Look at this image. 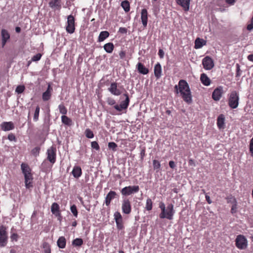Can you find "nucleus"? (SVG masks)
<instances>
[{
	"instance_id": "37998d69",
	"label": "nucleus",
	"mask_w": 253,
	"mask_h": 253,
	"mask_svg": "<svg viewBox=\"0 0 253 253\" xmlns=\"http://www.w3.org/2000/svg\"><path fill=\"white\" fill-rule=\"evenodd\" d=\"M153 166L154 169H159L161 167V164L158 161L154 160L153 161Z\"/></svg>"
},
{
	"instance_id": "ea45409f",
	"label": "nucleus",
	"mask_w": 253,
	"mask_h": 253,
	"mask_svg": "<svg viewBox=\"0 0 253 253\" xmlns=\"http://www.w3.org/2000/svg\"><path fill=\"white\" fill-rule=\"evenodd\" d=\"M42 247L44 249V253H51L50 247L48 243L46 242L43 243Z\"/></svg>"
},
{
	"instance_id": "dca6fc26",
	"label": "nucleus",
	"mask_w": 253,
	"mask_h": 253,
	"mask_svg": "<svg viewBox=\"0 0 253 253\" xmlns=\"http://www.w3.org/2000/svg\"><path fill=\"white\" fill-rule=\"evenodd\" d=\"M108 90L112 94L118 96L121 94V91L118 88L117 84L116 83H112Z\"/></svg>"
},
{
	"instance_id": "338daca9",
	"label": "nucleus",
	"mask_w": 253,
	"mask_h": 253,
	"mask_svg": "<svg viewBox=\"0 0 253 253\" xmlns=\"http://www.w3.org/2000/svg\"><path fill=\"white\" fill-rule=\"evenodd\" d=\"M8 40L2 39V47H4Z\"/></svg>"
},
{
	"instance_id": "cd10ccee",
	"label": "nucleus",
	"mask_w": 253,
	"mask_h": 253,
	"mask_svg": "<svg viewBox=\"0 0 253 253\" xmlns=\"http://www.w3.org/2000/svg\"><path fill=\"white\" fill-rule=\"evenodd\" d=\"M200 80L202 83L206 86H209L211 84V80L207 75L204 73L201 75Z\"/></svg>"
},
{
	"instance_id": "4be33fe9",
	"label": "nucleus",
	"mask_w": 253,
	"mask_h": 253,
	"mask_svg": "<svg viewBox=\"0 0 253 253\" xmlns=\"http://www.w3.org/2000/svg\"><path fill=\"white\" fill-rule=\"evenodd\" d=\"M25 184L26 188L29 189L33 187V176L32 174L24 176Z\"/></svg>"
},
{
	"instance_id": "603ef678",
	"label": "nucleus",
	"mask_w": 253,
	"mask_h": 253,
	"mask_svg": "<svg viewBox=\"0 0 253 253\" xmlns=\"http://www.w3.org/2000/svg\"><path fill=\"white\" fill-rule=\"evenodd\" d=\"M237 206L236 203H235L232 206L231 210V212L232 213H235L237 211Z\"/></svg>"
},
{
	"instance_id": "864d4df0",
	"label": "nucleus",
	"mask_w": 253,
	"mask_h": 253,
	"mask_svg": "<svg viewBox=\"0 0 253 253\" xmlns=\"http://www.w3.org/2000/svg\"><path fill=\"white\" fill-rule=\"evenodd\" d=\"M8 139L10 141H15L16 140V137H15V135L12 133L9 134L8 135Z\"/></svg>"
},
{
	"instance_id": "2eb2a0df",
	"label": "nucleus",
	"mask_w": 253,
	"mask_h": 253,
	"mask_svg": "<svg viewBox=\"0 0 253 253\" xmlns=\"http://www.w3.org/2000/svg\"><path fill=\"white\" fill-rule=\"evenodd\" d=\"M1 128L2 130L7 131L12 130L14 128V124L11 122H4L0 125Z\"/></svg>"
},
{
	"instance_id": "b1692460",
	"label": "nucleus",
	"mask_w": 253,
	"mask_h": 253,
	"mask_svg": "<svg viewBox=\"0 0 253 253\" xmlns=\"http://www.w3.org/2000/svg\"><path fill=\"white\" fill-rule=\"evenodd\" d=\"M207 42L204 39L197 38L195 41V48L199 49L202 48L206 44Z\"/></svg>"
},
{
	"instance_id": "a211bd4d",
	"label": "nucleus",
	"mask_w": 253,
	"mask_h": 253,
	"mask_svg": "<svg viewBox=\"0 0 253 253\" xmlns=\"http://www.w3.org/2000/svg\"><path fill=\"white\" fill-rule=\"evenodd\" d=\"M117 194L116 192L113 191H110L106 195L105 198V203L106 206H108L111 202V201L114 199Z\"/></svg>"
},
{
	"instance_id": "f3484780",
	"label": "nucleus",
	"mask_w": 253,
	"mask_h": 253,
	"mask_svg": "<svg viewBox=\"0 0 253 253\" xmlns=\"http://www.w3.org/2000/svg\"><path fill=\"white\" fill-rule=\"evenodd\" d=\"M51 211L56 216L61 217V212L60 211V207L56 203H53L51 206Z\"/></svg>"
},
{
	"instance_id": "6ab92c4d",
	"label": "nucleus",
	"mask_w": 253,
	"mask_h": 253,
	"mask_svg": "<svg viewBox=\"0 0 253 253\" xmlns=\"http://www.w3.org/2000/svg\"><path fill=\"white\" fill-rule=\"evenodd\" d=\"M141 19L144 27H146L148 20V13L146 9H142L141 12Z\"/></svg>"
},
{
	"instance_id": "f03ea898",
	"label": "nucleus",
	"mask_w": 253,
	"mask_h": 253,
	"mask_svg": "<svg viewBox=\"0 0 253 253\" xmlns=\"http://www.w3.org/2000/svg\"><path fill=\"white\" fill-rule=\"evenodd\" d=\"M159 208L161 210V212L159 215L160 218L172 219L175 211L173 209V205L172 204H169L166 207L165 204L161 202L160 203Z\"/></svg>"
},
{
	"instance_id": "423d86ee",
	"label": "nucleus",
	"mask_w": 253,
	"mask_h": 253,
	"mask_svg": "<svg viewBox=\"0 0 253 253\" xmlns=\"http://www.w3.org/2000/svg\"><path fill=\"white\" fill-rule=\"evenodd\" d=\"M139 190L138 186H129L123 188L121 190V193L124 196H128L138 192Z\"/></svg>"
},
{
	"instance_id": "c756f323",
	"label": "nucleus",
	"mask_w": 253,
	"mask_h": 253,
	"mask_svg": "<svg viewBox=\"0 0 253 253\" xmlns=\"http://www.w3.org/2000/svg\"><path fill=\"white\" fill-rule=\"evenodd\" d=\"M66 241L64 237L61 236L57 240V244L60 249H64L66 247Z\"/></svg>"
},
{
	"instance_id": "6e6d98bb",
	"label": "nucleus",
	"mask_w": 253,
	"mask_h": 253,
	"mask_svg": "<svg viewBox=\"0 0 253 253\" xmlns=\"http://www.w3.org/2000/svg\"><path fill=\"white\" fill-rule=\"evenodd\" d=\"M119 32L122 34H126L127 33V29L124 27H121L119 28Z\"/></svg>"
},
{
	"instance_id": "20e7f679",
	"label": "nucleus",
	"mask_w": 253,
	"mask_h": 253,
	"mask_svg": "<svg viewBox=\"0 0 253 253\" xmlns=\"http://www.w3.org/2000/svg\"><path fill=\"white\" fill-rule=\"evenodd\" d=\"M235 244L237 248L239 249L244 250L248 246V241L244 236L239 235L236 238Z\"/></svg>"
},
{
	"instance_id": "a18cd8bd",
	"label": "nucleus",
	"mask_w": 253,
	"mask_h": 253,
	"mask_svg": "<svg viewBox=\"0 0 253 253\" xmlns=\"http://www.w3.org/2000/svg\"><path fill=\"white\" fill-rule=\"evenodd\" d=\"M42 54L41 53H38L35 55L31 59V61L36 62L40 60L41 58Z\"/></svg>"
},
{
	"instance_id": "f704fd0d",
	"label": "nucleus",
	"mask_w": 253,
	"mask_h": 253,
	"mask_svg": "<svg viewBox=\"0 0 253 253\" xmlns=\"http://www.w3.org/2000/svg\"><path fill=\"white\" fill-rule=\"evenodd\" d=\"M121 6L126 12H128L130 10L129 3L127 0H124L121 3Z\"/></svg>"
},
{
	"instance_id": "0e129e2a",
	"label": "nucleus",
	"mask_w": 253,
	"mask_h": 253,
	"mask_svg": "<svg viewBox=\"0 0 253 253\" xmlns=\"http://www.w3.org/2000/svg\"><path fill=\"white\" fill-rule=\"evenodd\" d=\"M225 1L227 3L233 5L235 3V0H225Z\"/></svg>"
},
{
	"instance_id": "473e14b6",
	"label": "nucleus",
	"mask_w": 253,
	"mask_h": 253,
	"mask_svg": "<svg viewBox=\"0 0 253 253\" xmlns=\"http://www.w3.org/2000/svg\"><path fill=\"white\" fill-rule=\"evenodd\" d=\"M61 121L63 124L68 126H70L72 124V120L65 115L61 116Z\"/></svg>"
},
{
	"instance_id": "412c9836",
	"label": "nucleus",
	"mask_w": 253,
	"mask_h": 253,
	"mask_svg": "<svg viewBox=\"0 0 253 253\" xmlns=\"http://www.w3.org/2000/svg\"><path fill=\"white\" fill-rule=\"evenodd\" d=\"M52 88L50 84H48L47 90L42 93V98L43 101H47L50 99L51 96Z\"/></svg>"
},
{
	"instance_id": "39448f33",
	"label": "nucleus",
	"mask_w": 253,
	"mask_h": 253,
	"mask_svg": "<svg viewBox=\"0 0 253 253\" xmlns=\"http://www.w3.org/2000/svg\"><path fill=\"white\" fill-rule=\"evenodd\" d=\"M8 241V236L6 228L3 226H0V247H5Z\"/></svg>"
},
{
	"instance_id": "9d476101",
	"label": "nucleus",
	"mask_w": 253,
	"mask_h": 253,
	"mask_svg": "<svg viewBox=\"0 0 253 253\" xmlns=\"http://www.w3.org/2000/svg\"><path fill=\"white\" fill-rule=\"evenodd\" d=\"M56 148L53 146H51L47 150V159L51 164H54L56 161Z\"/></svg>"
},
{
	"instance_id": "6e6552de",
	"label": "nucleus",
	"mask_w": 253,
	"mask_h": 253,
	"mask_svg": "<svg viewBox=\"0 0 253 253\" xmlns=\"http://www.w3.org/2000/svg\"><path fill=\"white\" fill-rule=\"evenodd\" d=\"M122 210L123 213L128 214L131 212V206L130 202L127 198L123 199L122 204Z\"/></svg>"
},
{
	"instance_id": "79ce46f5",
	"label": "nucleus",
	"mask_w": 253,
	"mask_h": 253,
	"mask_svg": "<svg viewBox=\"0 0 253 253\" xmlns=\"http://www.w3.org/2000/svg\"><path fill=\"white\" fill-rule=\"evenodd\" d=\"M70 210L73 215L75 217H77L78 216V211L77 209V207L75 205H73L71 206Z\"/></svg>"
},
{
	"instance_id": "72a5a7b5",
	"label": "nucleus",
	"mask_w": 253,
	"mask_h": 253,
	"mask_svg": "<svg viewBox=\"0 0 253 253\" xmlns=\"http://www.w3.org/2000/svg\"><path fill=\"white\" fill-rule=\"evenodd\" d=\"M1 39L2 40H8L10 39V34L5 29H2L1 31Z\"/></svg>"
},
{
	"instance_id": "58836bf2",
	"label": "nucleus",
	"mask_w": 253,
	"mask_h": 253,
	"mask_svg": "<svg viewBox=\"0 0 253 253\" xmlns=\"http://www.w3.org/2000/svg\"><path fill=\"white\" fill-rule=\"evenodd\" d=\"M58 109L61 114L65 115L67 113V110L63 104H61L58 106Z\"/></svg>"
},
{
	"instance_id": "09e8293b",
	"label": "nucleus",
	"mask_w": 253,
	"mask_h": 253,
	"mask_svg": "<svg viewBox=\"0 0 253 253\" xmlns=\"http://www.w3.org/2000/svg\"><path fill=\"white\" fill-rule=\"evenodd\" d=\"M91 147L96 150L99 149V146L96 141H93L91 143Z\"/></svg>"
},
{
	"instance_id": "4d7b16f0",
	"label": "nucleus",
	"mask_w": 253,
	"mask_h": 253,
	"mask_svg": "<svg viewBox=\"0 0 253 253\" xmlns=\"http://www.w3.org/2000/svg\"><path fill=\"white\" fill-rule=\"evenodd\" d=\"M40 148L38 147H36L32 150V153L34 155H37L39 153Z\"/></svg>"
},
{
	"instance_id": "052dcab7",
	"label": "nucleus",
	"mask_w": 253,
	"mask_h": 253,
	"mask_svg": "<svg viewBox=\"0 0 253 253\" xmlns=\"http://www.w3.org/2000/svg\"><path fill=\"white\" fill-rule=\"evenodd\" d=\"M126 55V53L124 51H122L119 53V56L121 59H123Z\"/></svg>"
},
{
	"instance_id": "bb28decb",
	"label": "nucleus",
	"mask_w": 253,
	"mask_h": 253,
	"mask_svg": "<svg viewBox=\"0 0 253 253\" xmlns=\"http://www.w3.org/2000/svg\"><path fill=\"white\" fill-rule=\"evenodd\" d=\"M137 69L139 73L146 75L148 73L149 70L146 68L143 64L139 62L137 64Z\"/></svg>"
},
{
	"instance_id": "0eeeda50",
	"label": "nucleus",
	"mask_w": 253,
	"mask_h": 253,
	"mask_svg": "<svg viewBox=\"0 0 253 253\" xmlns=\"http://www.w3.org/2000/svg\"><path fill=\"white\" fill-rule=\"evenodd\" d=\"M67 26L66 27V31L69 34H73L75 32V18L70 15L67 17Z\"/></svg>"
},
{
	"instance_id": "bf43d9fd",
	"label": "nucleus",
	"mask_w": 253,
	"mask_h": 253,
	"mask_svg": "<svg viewBox=\"0 0 253 253\" xmlns=\"http://www.w3.org/2000/svg\"><path fill=\"white\" fill-rule=\"evenodd\" d=\"M205 198L208 204H211L212 203V201L210 199V197L209 195L206 194Z\"/></svg>"
},
{
	"instance_id": "de8ad7c7",
	"label": "nucleus",
	"mask_w": 253,
	"mask_h": 253,
	"mask_svg": "<svg viewBox=\"0 0 253 253\" xmlns=\"http://www.w3.org/2000/svg\"><path fill=\"white\" fill-rule=\"evenodd\" d=\"M108 147L115 151L116 150L117 145L114 142H109L108 143Z\"/></svg>"
},
{
	"instance_id": "aec40b11",
	"label": "nucleus",
	"mask_w": 253,
	"mask_h": 253,
	"mask_svg": "<svg viewBox=\"0 0 253 253\" xmlns=\"http://www.w3.org/2000/svg\"><path fill=\"white\" fill-rule=\"evenodd\" d=\"M154 75L157 79H159L162 76V67L160 63H157L154 69Z\"/></svg>"
},
{
	"instance_id": "e433bc0d",
	"label": "nucleus",
	"mask_w": 253,
	"mask_h": 253,
	"mask_svg": "<svg viewBox=\"0 0 253 253\" xmlns=\"http://www.w3.org/2000/svg\"><path fill=\"white\" fill-rule=\"evenodd\" d=\"M40 108L39 106H37L34 114L33 120L35 122H37L39 120V114H40Z\"/></svg>"
},
{
	"instance_id": "c9c22d12",
	"label": "nucleus",
	"mask_w": 253,
	"mask_h": 253,
	"mask_svg": "<svg viewBox=\"0 0 253 253\" xmlns=\"http://www.w3.org/2000/svg\"><path fill=\"white\" fill-rule=\"evenodd\" d=\"M83 244V240L81 238H76L72 241V245L75 247H81Z\"/></svg>"
},
{
	"instance_id": "1a4fd4ad",
	"label": "nucleus",
	"mask_w": 253,
	"mask_h": 253,
	"mask_svg": "<svg viewBox=\"0 0 253 253\" xmlns=\"http://www.w3.org/2000/svg\"><path fill=\"white\" fill-rule=\"evenodd\" d=\"M202 64L204 69L207 70H210L214 67L213 61L209 56H207L203 59Z\"/></svg>"
},
{
	"instance_id": "e2e57ef3",
	"label": "nucleus",
	"mask_w": 253,
	"mask_h": 253,
	"mask_svg": "<svg viewBox=\"0 0 253 253\" xmlns=\"http://www.w3.org/2000/svg\"><path fill=\"white\" fill-rule=\"evenodd\" d=\"M237 73H236V76H240V67H239V65L238 64H237Z\"/></svg>"
},
{
	"instance_id": "4c0bfd02",
	"label": "nucleus",
	"mask_w": 253,
	"mask_h": 253,
	"mask_svg": "<svg viewBox=\"0 0 253 253\" xmlns=\"http://www.w3.org/2000/svg\"><path fill=\"white\" fill-rule=\"evenodd\" d=\"M153 203L151 199L148 198L146 200L145 209L147 211H151L152 209Z\"/></svg>"
},
{
	"instance_id": "9b49d317",
	"label": "nucleus",
	"mask_w": 253,
	"mask_h": 253,
	"mask_svg": "<svg viewBox=\"0 0 253 253\" xmlns=\"http://www.w3.org/2000/svg\"><path fill=\"white\" fill-rule=\"evenodd\" d=\"M114 218L116 221L117 228L119 230L123 229L124 228L123 219L120 212L119 211L115 212Z\"/></svg>"
},
{
	"instance_id": "8fccbe9b",
	"label": "nucleus",
	"mask_w": 253,
	"mask_h": 253,
	"mask_svg": "<svg viewBox=\"0 0 253 253\" xmlns=\"http://www.w3.org/2000/svg\"><path fill=\"white\" fill-rule=\"evenodd\" d=\"M247 29L250 31L253 29V16L251 20V23L247 25Z\"/></svg>"
},
{
	"instance_id": "7ed1b4c3",
	"label": "nucleus",
	"mask_w": 253,
	"mask_h": 253,
	"mask_svg": "<svg viewBox=\"0 0 253 253\" xmlns=\"http://www.w3.org/2000/svg\"><path fill=\"white\" fill-rule=\"evenodd\" d=\"M239 96L236 91H232L229 94L228 105L232 109H236L239 105Z\"/></svg>"
},
{
	"instance_id": "f257e3e1",
	"label": "nucleus",
	"mask_w": 253,
	"mask_h": 253,
	"mask_svg": "<svg viewBox=\"0 0 253 253\" xmlns=\"http://www.w3.org/2000/svg\"><path fill=\"white\" fill-rule=\"evenodd\" d=\"M176 93H180L184 101L188 104L192 101V94L189 86L187 82L184 80H180L178 85L174 86Z\"/></svg>"
},
{
	"instance_id": "4468645a",
	"label": "nucleus",
	"mask_w": 253,
	"mask_h": 253,
	"mask_svg": "<svg viewBox=\"0 0 253 253\" xmlns=\"http://www.w3.org/2000/svg\"><path fill=\"white\" fill-rule=\"evenodd\" d=\"M176 2L184 11H188L189 10L190 0H176Z\"/></svg>"
},
{
	"instance_id": "49530a36",
	"label": "nucleus",
	"mask_w": 253,
	"mask_h": 253,
	"mask_svg": "<svg viewBox=\"0 0 253 253\" xmlns=\"http://www.w3.org/2000/svg\"><path fill=\"white\" fill-rule=\"evenodd\" d=\"M249 151L251 156L253 157V137L250 140V141Z\"/></svg>"
},
{
	"instance_id": "680f3d73",
	"label": "nucleus",
	"mask_w": 253,
	"mask_h": 253,
	"mask_svg": "<svg viewBox=\"0 0 253 253\" xmlns=\"http://www.w3.org/2000/svg\"><path fill=\"white\" fill-rule=\"evenodd\" d=\"M169 166L172 169H174L175 167V165L174 162L172 161H170L169 162Z\"/></svg>"
},
{
	"instance_id": "a878e982",
	"label": "nucleus",
	"mask_w": 253,
	"mask_h": 253,
	"mask_svg": "<svg viewBox=\"0 0 253 253\" xmlns=\"http://www.w3.org/2000/svg\"><path fill=\"white\" fill-rule=\"evenodd\" d=\"M21 168L22 173L24 176L31 174V169L27 164L22 163L21 165Z\"/></svg>"
},
{
	"instance_id": "2f4dec72",
	"label": "nucleus",
	"mask_w": 253,
	"mask_h": 253,
	"mask_svg": "<svg viewBox=\"0 0 253 253\" xmlns=\"http://www.w3.org/2000/svg\"><path fill=\"white\" fill-rule=\"evenodd\" d=\"M104 49L105 51L108 53H111L113 52L114 46L113 43L108 42L104 44L103 46Z\"/></svg>"
},
{
	"instance_id": "c03bdc74",
	"label": "nucleus",
	"mask_w": 253,
	"mask_h": 253,
	"mask_svg": "<svg viewBox=\"0 0 253 253\" xmlns=\"http://www.w3.org/2000/svg\"><path fill=\"white\" fill-rule=\"evenodd\" d=\"M25 88V87L24 85H18L17 86L15 91L17 93L20 94L22 93L24 91Z\"/></svg>"
},
{
	"instance_id": "774afa93",
	"label": "nucleus",
	"mask_w": 253,
	"mask_h": 253,
	"mask_svg": "<svg viewBox=\"0 0 253 253\" xmlns=\"http://www.w3.org/2000/svg\"><path fill=\"white\" fill-rule=\"evenodd\" d=\"M140 155H141V159H143V157L144 156V155H145V150H142L140 153Z\"/></svg>"
},
{
	"instance_id": "5701e85b",
	"label": "nucleus",
	"mask_w": 253,
	"mask_h": 253,
	"mask_svg": "<svg viewBox=\"0 0 253 253\" xmlns=\"http://www.w3.org/2000/svg\"><path fill=\"white\" fill-rule=\"evenodd\" d=\"M72 173L75 178H79L82 174V171L81 167L78 166H74L72 170Z\"/></svg>"
},
{
	"instance_id": "ddd939ff",
	"label": "nucleus",
	"mask_w": 253,
	"mask_h": 253,
	"mask_svg": "<svg viewBox=\"0 0 253 253\" xmlns=\"http://www.w3.org/2000/svg\"><path fill=\"white\" fill-rule=\"evenodd\" d=\"M126 96V100L122 101L120 105H116L114 106V108L118 111H121L124 109H126L127 108L129 104V98L127 94H125Z\"/></svg>"
},
{
	"instance_id": "13d9d810",
	"label": "nucleus",
	"mask_w": 253,
	"mask_h": 253,
	"mask_svg": "<svg viewBox=\"0 0 253 253\" xmlns=\"http://www.w3.org/2000/svg\"><path fill=\"white\" fill-rule=\"evenodd\" d=\"M158 54L160 58H163L164 56V52L162 49L159 50Z\"/></svg>"
},
{
	"instance_id": "69168bd1",
	"label": "nucleus",
	"mask_w": 253,
	"mask_h": 253,
	"mask_svg": "<svg viewBox=\"0 0 253 253\" xmlns=\"http://www.w3.org/2000/svg\"><path fill=\"white\" fill-rule=\"evenodd\" d=\"M247 59L250 61H253V54L249 55Z\"/></svg>"
},
{
	"instance_id": "5fc2aeb1",
	"label": "nucleus",
	"mask_w": 253,
	"mask_h": 253,
	"mask_svg": "<svg viewBox=\"0 0 253 253\" xmlns=\"http://www.w3.org/2000/svg\"><path fill=\"white\" fill-rule=\"evenodd\" d=\"M107 102H108V104H109L110 105H113L115 104V103H116L115 100L112 98H108L107 100Z\"/></svg>"
},
{
	"instance_id": "f8f14e48",
	"label": "nucleus",
	"mask_w": 253,
	"mask_h": 253,
	"mask_svg": "<svg viewBox=\"0 0 253 253\" xmlns=\"http://www.w3.org/2000/svg\"><path fill=\"white\" fill-rule=\"evenodd\" d=\"M223 93V87L219 86L213 90L212 94V98L215 101H218L221 98Z\"/></svg>"
},
{
	"instance_id": "7c9ffc66",
	"label": "nucleus",
	"mask_w": 253,
	"mask_h": 253,
	"mask_svg": "<svg viewBox=\"0 0 253 253\" xmlns=\"http://www.w3.org/2000/svg\"><path fill=\"white\" fill-rule=\"evenodd\" d=\"M109 36V33L108 31H102L100 33V34L98 37V41L99 42H103L106 39H107Z\"/></svg>"
},
{
	"instance_id": "a19ab883",
	"label": "nucleus",
	"mask_w": 253,
	"mask_h": 253,
	"mask_svg": "<svg viewBox=\"0 0 253 253\" xmlns=\"http://www.w3.org/2000/svg\"><path fill=\"white\" fill-rule=\"evenodd\" d=\"M85 136L88 138H92L94 137V134L90 129L86 128L85 130Z\"/></svg>"
},
{
	"instance_id": "c85d7f7f",
	"label": "nucleus",
	"mask_w": 253,
	"mask_h": 253,
	"mask_svg": "<svg viewBox=\"0 0 253 253\" xmlns=\"http://www.w3.org/2000/svg\"><path fill=\"white\" fill-rule=\"evenodd\" d=\"M49 5L54 9H59L61 4L59 0H52L49 2Z\"/></svg>"
},
{
	"instance_id": "393cba45",
	"label": "nucleus",
	"mask_w": 253,
	"mask_h": 253,
	"mask_svg": "<svg viewBox=\"0 0 253 253\" xmlns=\"http://www.w3.org/2000/svg\"><path fill=\"white\" fill-rule=\"evenodd\" d=\"M225 118L223 114H220L217 119V126L219 129L224 128Z\"/></svg>"
},
{
	"instance_id": "3c124183",
	"label": "nucleus",
	"mask_w": 253,
	"mask_h": 253,
	"mask_svg": "<svg viewBox=\"0 0 253 253\" xmlns=\"http://www.w3.org/2000/svg\"><path fill=\"white\" fill-rule=\"evenodd\" d=\"M18 235L16 233H12L10 236V239L12 241H17L18 240Z\"/></svg>"
}]
</instances>
